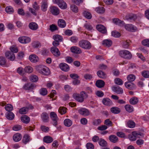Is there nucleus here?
Returning a JSON list of instances; mask_svg holds the SVG:
<instances>
[{
  "label": "nucleus",
  "mask_w": 149,
  "mask_h": 149,
  "mask_svg": "<svg viewBox=\"0 0 149 149\" xmlns=\"http://www.w3.org/2000/svg\"><path fill=\"white\" fill-rule=\"evenodd\" d=\"M10 51H7L5 53V56L6 58L10 61H14L15 57L14 53H16L18 52V49L17 47L12 46L10 48Z\"/></svg>",
  "instance_id": "obj_1"
},
{
  "label": "nucleus",
  "mask_w": 149,
  "mask_h": 149,
  "mask_svg": "<svg viewBox=\"0 0 149 149\" xmlns=\"http://www.w3.org/2000/svg\"><path fill=\"white\" fill-rule=\"evenodd\" d=\"M88 95L86 92L84 91H82L80 94L74 93L72 95L73 97L77 101L82 102L84 101L85 99L87 98Z\"/></svg>",
  "instance_id": "obj_2"
},
{
  "label": "nucleus",
  "mask_w": 149,
  "mask_h": 149,
  "mask_svg": "<svg viewBox=\"0 0 149 149\" xmlns=\"http://www.w3.org/2000/svg\"><path fill=\"white\" fill-rule=\"evenodd\" d=\"M36 70L39 73L45 75H48L50 73V71L47 67L39 65L36 67Z\"/></svg>",
  "instance_id": "obj_3"
},
{
  "label": "nucleus",
  "mask_w": 149,
  "mask_h": 149,
  "mask_svg": "<svg viewBox=\"0 0 149 149\" xmlns=\"http://www.w3.org/2000/svg\"><path fill=\"white\" fill-rule=\"evenodd\" d=\"M79 44L80 47L85 49H89L91 47V43L87 40H81L79 42Z\"/></svg>",
  "instance_id": "obj_4"
},
{
  "label": "nucleus",
  "mask_w": 149,
  "mask_h": 149,
  "mask_svg": "<svg viewBox=\"0 0 149 149\" xmlns=\"http://www.w3.org/2000/svg\"><path fill=\"white\" fill-rule=\"evenodd\" d=\"M120 56L122 58L127 59H130L132 56L131 52L126 50H123L119 52Z\"/></svg>",
  "instance_id": "obj_5"
},
{
  "label": "nucleus",
  "mask_w": 149,
  "mask_h": 149,
  "mask_svg": "<svg viewBox=\"0 0 149 149\" xmlns=\"http://www.w3.org/2000/svg\"><path fill=\"white\" fill-rule=\"evenodd\" d=\"M53 1L54 3L57 4L61 9H65L67 8V4L63 0H53Z\"/></svg>",
  "instance_id": "obj_6"
},
{
  "label": "nucleus",
  "mask_w": 149,
  "mask_h": 149,
  "mask_svg": "<svg viewBox=\"0 0 149 149\" xmlns=\"http://www.w3.org/2000/svg\"><path fill=\"white\" fill-rule=\"evenodd\" d=\"M50 117L52 120L53 125L56 126L57 125L58 120L56 114L54 112H52L50 113Z\"/></svg>",
  "instance_id": "obj_7"
},
{
  "label": "nucleus",
  "mask_w": 149,
  "mask_h": 149,
  "mask_svg": "<svg viewBox=\"0 0 149 149\" xmlns=\"http://www.w3.org/2000/svg\"><path fill=\"white\" fill-rule=\"evenodd\" d=\"M50 12L54 15H58L60 13L59 9L57 7L52 6H51L49 9Z\"/></svg>",
  "instance_id": "obj_8"
},
{
  "label": "nucleus",
  "mask_w": 149,
  "mask_h": 149,
  "mask_svg": "<svg viewBox=\"0 0 149 149\" xmlns=\"http://www.w3.org/2000/svg\"><path fill=\"white\" fill-rule=\"evenodd\" d=\"M96 28L98 31L104 34L107 33L106 28L102 24H97L96 26Z\"/></svg>",
  "instance_id": "obj_9"
},
{
  "label": "nucleus",
  "mask_w": 149,
  "mask_h": 149,
  "mask_svg": "<svg viewBox=\"0 0 149 149\" xmlns=\"http://www.w3.org/2000/svg\"><path fill=\"white\" fill-rule=\"evenodd\" d=\"M79 113L84 116H88L90 115L89 111L87 109L82 108L78 110Z\"/></svg>",
  "instance_id": "obj_10"
},
{
  "label": "nucleus",
  "mask_w": 149,
  "mask_h": 149,
  "mask_svg": "<svg viewBox=\"0 0 149 149\" xmlns=\"http://www.w3.org/2000/svg\"><path fill=\"white\" fill-rule=\"evenodd\" d=\"M36 87V85L34 84L28 83L25 84L23 88L26 90H30L33 89Z\"/></svg>",
  "instance_id": "obj_11"
},
{
  "label": "nucleus",
  "mask_w": 149,
  "mask_h": 149,
  "mask_svg": "<svg viewBox=\"0 0 149 149\" xmlns=\"http://www.w3.org/2000/svg\"><path fill=\"white\" fill-rule=\"evenodd\" d=\"M50 50L51 52L54 55L56 56H58L60 55V52L56 47H51Z\"/></svg>",
  "instance_id": "obj_12"
},
{
  "label": "nucleus",
  "mask_w": 149,
  "mask_h": 149,
  "mask_svg": "<svg viewBox=\"0 0 149 149\" xmlns=\"http://www.w3.org/2000/svg\"><path fill=\"white\" fill-rule=\"evenodd\" d=\"M125 87L127 89L132 90L135 88L136 86L133 83L130 82H126L125 83Z\"/></svg>",
  "instance_id": "obj_13"
},
{
  "label": "nucleus",
  "mask_w": 149,
  "mask_h": 149,
  "mask_svg": "<svg viewBox=\"0 0 149 149\" xmlns=\"http://www.w3.org/2000/svg\"><path fill=\"white\" fill-rule=\"evenodd\" d=\"M113 22L116 25L120 26L125 25V23L124 21H121L118 18H114L112 19Z\"/></svg>",
  "instance_id": "obj_14"
},
{
  "label": "nucleus",
  "mask_w": 149,
  "mask_h": 149,
  "mask_svg": "<svg viewBox=\"0 0 149 149\" xmlns=\"http://www.w3.org/2000/svg\"><path fill=\"white\" fill-rule=\"evenodd\" d=\"M61 69L63 71L67 72L69 70V67L68 65L65 63H61L59 65Z\"/></svg>",
  "instance_id": "obj_15"
},
{
  "label": "nucleus",
  "mask_w": 149,
  "mask_h": 149,
  "mask_svg": "<svg viewBox=\"0 0 149 149\" xmlns=\"http://www.w3.org/2000/svg\"><path fill=\"white\" fill-rule=\"evenodd\" d=\"M48 7L47 1L46 0H42L41 3V9L42 11L45 12L47 10Z\"/></svg>",
  "instance_id": "obj_16"
},
{
  "label": "nucleus",
  "mask_w": 149,
  "mask_h": 149,
  "mask_svg": "<svg viewBox=\"0 0 149 149\" xmlns=\"http://www.w3.org/2000/svg\"><path fill=\"white\" fill-rule=\"evenodd\" d=\"M112 89L113 91L117 94H122L123 93V90L122 88L118 86L113 87Z\"/></svg>",
  "instance_id": "obj_17"
},
{
  "label": "nucleus",
  "mask_w": 149,
  "mask_h": 149,
  "mask_svg": "<svg viewBox=\"0 0 149 149\" xmlns=\"http://www.w3.org/2000/svg\"><path fill=\"white\" fill-rule=\"evenodd\" d=\"M71 51L73 53L76 54H79L81 53V49L79 47L76 46H73L71 47Z\"/></svg>",
  "instance_id": "obj_18"
},
{
  "label": "nucleus",
  "mask_w": 149,
  "mask_h": 149,
  "mask_svg": "<svg viewBox=\"0 0 149 149\" xmlns=\"http://www.w3.org/2000/svg\"><path fill=\"white\" fill-rule=\"evenodd\" d=\"M22 121L24 123L28 124L30 121L29 117L26 115H22L20 118Z\"/></svg>",
  "instance_id": "obj_19"
},
{
  "label": "nucleus",
  "mask_w": 149,
  "mask_h": 149,
  "mask_svg": "<svg viewBox=\"0 0 149 149\" xmlns=\"http://www.w3.org/2000/svg\"><path fill=\"white\" fill-rule=\"evenodd\" d=\"M109 139L111 142L115 143L118 141V137L115 135H111L109 136Z\"/></svg>",
  "instance_id": "obj_20"
},
{
  "label": "nucleus",
  "mask_w": 149,
  "mask_h": 149,
  "mask_svg": "<svg viewBox=\"0 0 149 149\" xmlns=\"http://www.w3.org/2000/svg\"><path fill=\"white\" fill-rule=\"evenodd\" d=\"M41 118L42 121L46 123L48 122L49 116L47 113H43L41 115Z\"/></svg>",
  "instance_id": "obj_21"
},
{
  "label": "nucleus",
  "mask_w": 149,
  "mask_h": 149,
  "mask_svg": "<svg viewBox=\"0 0 149 149\" xmlns=\"http://www.w3.org/2000/svg\"><path fill=\"white\" fill-rule=\"evenodd\" d=\"M29 59L31 62L35 63L38 61L39 58L36 55L31 54L29 56Z\"/></svg>",
  "instance_id": "obj_22"
},
{
  "label": "nucleus",
  "mask_w": 149,
  "mask_h": 149,
  "mask_svg": "<svg viewBox=\"0 0 149 149\" xmlns=\"http://www.w3.org/2000/svg\"><path fill=\"white\" fill-rule=\"evenodd\" d=\"M43 142L46 143H50L53 141V139L52 137L49 136H46L43 138Z\"/></svg>",
  "instance_id": "obj_23"
},
{
  "label": "nucleus",
  "mask_w": 149,
  "mask_h": 149,
  "mask_svg": "<svg viewBox=\"0 0 149 149\" xmlns=\"http://www.w3.org/2000/svg\"><path fill=\"white\" fill-rule=\"evenodd\" d=\"M102 102L106 106H110L112 104V101L108 98H104L102 100Z\"/></svg>",
  "instance_id": "obj_24"
},
{
  "label": "nucleus",
  "mask_w": 149,
  "mask_h": 149,
  "mask_svg": "<svg viewBox=\"0 0 149 149\" xmlns=\"http://www.w3.org/2000/svg\"><path fill=\"white\" fill-rule=\"evenodd\" d=\"M29 26L30 29L33 30H36L38 28V24L36 23L33 22L30 23Z\"/></svg>",
  "instance_id": "obj_25"
},
{
  "label": "nucleus",
  "mask_w": 149,
  "mask_h": 149,
  "mask_svg": "<svg viewBox=\"0 0 149 149\" xmlns=\"http://www.w3.org/2000/svg\"><path fill=\"white\" fill-rule=\"evenodd\" d=\"M96 86L100 88L103 87L105 85L104 82L102 80H97L95 83Z\"/></svg>",
  "instance_id": "obj_26"
},
{
  "label": "nucleus",
  "mask_w": 149,
  "mask_h": 149,
  "mask_svg": "<svg viewBox=\"0 0 149 149\" xmlns=\"http://www.w3.org/2000/svg\"><path fill=\"white\" fill-rule=\"evenodd\" d=\"M58 26L61 28H64L66 25L65 21L63 19H59L58 21Z\"/></svg>",
  "instance_id": "obj_27"
},
{
  "label": "nucleus",
  "mask_w": 149,
  "mask_h": 149,
  "mask_svg": "<svg viewBox=\"0 0 149 149\" xmlns=\"http://www.w3.org/2000/svg\"><path fill=\"white\" fill-rule=\"evenodd\" d=\"M6 116L7 119L11 120L14 119L15 115L12 112L9 111L6 113Z\"/></svg>",
  "instance_id": "obj_28"
},
{
  "label": "nucleus",
  "mask_w": 149,
  "mask_h": 149,
  "mask_svg": "<svg viewBox=\"0 0 149 149\" xmlns=\"http://www.w3.org/2000/svg\"><path fill=\"white\" fill-rule=\"evenodd\" d=\"M22 138V135L21 134L17 133L15 134L13 137L14 141L15 142L19 141Z\"/></svg>",
  "instance_id": "obj_29"
},
{
  "label": "nucleus",
  "mask_w": 149,
  "mask_h": 149,
  "mask_svg": "<svg viewBox=\"0 0 149 149\" xmlns=\"http://www.w3.org/2000/svg\"><path fill=\"white\" fill-rule=\"evenodd\" d=\"M110 111L113 113L118 114L120 112V109L118 107H113L111 108Z\"/></svg>",
  "instance_id": "obj_30"
},
{
  "label": "nucleus",
  "mask_w": 149,
  "mask_h": 149,
  "mask_svg": "<svg viewBox=\"0 0 149 149\" xmlns=\"http://www.w3.org/2000/svg\"><path fill=\"white\" fill-rule=\"evenodd\" d=\"M98 143L99 145L102 147H105L107 146V141L102 138L99 139Z\"/></svg>",
  "instance_id": "obj_31"
},
{
  "label": "nucleus",
  "mask_w": 149,
  "mask_h": 149,
  "mask_svg": "<svg viewBox=\"0 0 149 149\" xmlns=\"http://www.w3.org/2000/svg\"><path fill=\"white\" fill-rule=\"evenodd\" d=\"M102 44L104 46L109 47L111 45L112 42L110 40L106 39L103 41Z\"/></svg>",
  "instance_id": "obj_32"
},
{
  "label": "nucleus",
  "mask_w": 149,
  "mask_h": 149,
  "mask_svg": "<svg viewBox=\"0 0 149 149\" xmlns=\"http://www.w3.org/2000/svg\"><path fill=\"white\" fill-rule=\"evenodd\" d=\"M53 38L54 40L58 41V42H61L63 41L62 37L60 35L56 34L53 36Z\"/></svg>",
  "instance_id": "obj_33"
},
{
  "label": "nucleus",
  "mask_w": 149,
  "mask_h": 149,
  "mask_svg": "<svg viewBox=\"0 0 149 149\" xmlns=\"http://www.w3.org/2000/svg\"><path fill=\"white\" fill-rule=\"evenodd\" d=\"M97 76L102 79H105L106 77V74L101 70H99L97 72Z\"/></svg>",
  "instance_id": "obj_34"
},
{
  "label": "nucleus",
  "mask_w": 149,
  "mask_h": 149,
  "mask_svg": "<svg viewBox=\"0 0 149 149\" xmlns=\"http://www.w3.org/2000/svg\"><path fill=\"white\" fill-rule=\"evenodd\" d=\"M30 141V136L28 134L24 135V136L23 139V142L26 144L28 143Z\"/></svg>",
  "instance_id": "obj_35"
},
{
  "label": "nucleus",
  "mask_w": 149,
  "mask_h": 149,
  "mask_svg": "<svg viewBox=\"0 0 149 149\" xmlns=\"http://www.w3.org/2000/svg\"><path fill=\"white\" fill-rule=\"evenodd\" d=\"M127 125L128 127L130 128H133L135 127V123L133 121L129 120L128 121Z\"/></svg>",
  "instance_id": "obj_36"
},
{
  "label": "nucleus",
  "mask_w": 149,
  "mask_h": 149,
  "mask_svg": "<svg viewBox=\"0 0 149 149\" xmlns=\"http://www.w3.org/2000/svg\"><path fill=\"white\" fill-rule=\"evenodd\" d=\"M125 108L126 110L128 112L131 113L133 111V107L129 104H126L125 106Z\"/></svg>",
  "instance_id": "obj_37"
},
{
  "label": "nucleus",
  "mask_w": 149,
  "mask_h": 149,
  "mask_svg": "<svg viewBox=\"0 0 149 149\" xmlns=\"http://www.w3.org/2000/svg\"><path fill=\"white\" fill-rule=\"evenodd\" d=\"M72 121L69 119H65L64 121L65 125L67 127H70L72 125Z\"/></svg>",
  "instance_id": "obj_38"
},
{
  "label": "nucleus",
  "mask_w": 149,
  "mask_h": 149,
  "mask_svg": "<svg viewBox=\"0 0 149 149\" xmlns=\"http://www.w3.org/2000/svg\"><path fill=\"white\" fill-rule=\"evenodd\" d=\"M136 15L134 14H131L127 17V20H135L137 18Z\"/></svg>",
  "instance_id": "obj_39"
},
{
  "label": "nucleus",
  "mask_w": 149,
  "mask_h": 149,
  "mask_svg": "<svg viewBox=\"0 0 149 149\" xmlns=\"http://www.w3.org/2000/svg\"><path fill=\"white\" fill-rule=\"evenodd\" d=\"M125 28L126 30L129 31H132L135 30L134 26L132 24H127L125 26Z\"/></svg>",
  "instance_id": "obj_40"
},
{
  "label": "nucleus",
  "mask_w": 149,
  "mask_h": 149,
  "mask_svg": "<svg viewBox=\"0 0 149 149\" xmlns=\"http://www.w3.org/2000/svg\"><path fill=\"white\" fill-rule=\"evenodd\" d=\"M83 14L84 16L88 19H90L92 18L91 14L88 12L84 11Z\"/></svg>",
  "instance_id": "obj_41"
},
{
  "label": "nucleus",
  "mask_w": 149,
  "mask_h": 149,
  "mask_svg": "<svg viewBox=\"0 0 149 149\" xmlns=\"http://www.w3.org/2000/svg\"><path fill=\"white\" fill-rule=\"evenodd\" d=\"M24 70L25 72L29 73H31L33 71V69L31 66H27L25 68Z\"/></svg>",
  "instance_id": "obj_42"
},
{
  "label": "nucleus",
  "mask_w": 149,
  "mask_h": 149,
  "mask_svg": "<svg viewBox=\"0 0 149 149\" xmlns=\"http://www.w3.org/2000/svg\"><path fill=\"white\" fill-rule=\"evenodd\" d=\"M135 79V76L132 74L129 75L127 77V79L128 80V82H132L134 81Z\"/></svg>",
  "instance_id": "obj_43"
},
{
  "label": "nucleus",
  "mask_w": 149,
  "mask_h": 149,
  "mask_svg": "<svg viewBox=\"0 0 149 149\" xmlns=\"http://www.w3.org/2000/svg\"><path fill=\"white\" fill-rule=\"evenodd\" d=\"M138 100L136 97H132L130 100V103L132 104H135L137 103Z\"/></svg>",
  "instance_id": "obj_44"
},
{
  "label": "nucleus",
  "mask_w": 149,
  "mask_h": 149,
  "mask_svg": "<svg viewBox=\"0 0 149 149\" xmlns=\"http://www.w3.org/2000/svg\"><path fill=\"white\" fill-rule=\"evenodd\" d=\"M96 11L99 13H103L105 11L104 8L102 7H99L95 9Z\"/></svg>",
  "instance_id": "obj_45"
},
{
  "label": "nucleus",
  "mask_w": 149,
  "mask_h": 149,
  "mask_svg": "<svg viewBox=\"0 0 149 149\" xmlns=\"http://www.w3.org/2000/svg\"><path fill=\"white\" fill-rule=\"evenodd\" d=\"M32 46L33 48H37L40 47L41 45L39 42L35 41L32 43Z\"/></svg>",
  "instance_id": "obj_46"
},
{
  "label": "nucleus",
  "mask_w": 149,
  "mask_h": 149,
  "mask_svg": "<svg viewBox=\"0 0 149 149\" xmlns=\"http://www.w3.org/2000/svg\"><path fill=\"white\" fill-rule=\"evenodd\" d=\"M30 80L32 82H36L38 80V77L35 75H33L30 77Z\"/></svg>",
  "instance_id": "obj_47"
},
{
  "label": "nucleus",
  "mask_w": 149,
  "mask_h": 149,
  "mask_svg": "<svg viewBox=\"0 0 149 149\" xmlns=\"http://www.w3.org/2000/svg\"><path fill=\"white\" fill-rule=\"evenodd\" d=\"M6 62V61L5 57L0 56V65H5Z\"/></svg>",
  "instance_id": "obj_48"
},
{
  "label": "nucleus",
  "mask_w": 149,
  "mask_h": 149,
  "mask_svg": "<svg viewBox=\"0 0 149 149\" xmlns=\"http://www.w3.org/2000/svg\"><path fill=\"white\" fill-rule=\"evenodd\" d=\"M104 124L107 127H110L112 126V123L110 121L109 119H107L105 120L104 121Z\"/></svg>",
  "instance_id": "obj_49"
},
{
  "label": "nucleus",
  "mask_w": 149,
  "mask_h": 149,
  "mask_svg": "<svg viewBox=\"0 0 149 149\" xmlns=\"http://www.w3.org/2000/svg\"><path fill=\"white\" fill-rule=\"evenodd\" d=\"M6 11L9 13H13L14 10L13 7L11 6L7 7L5 8Z\"/></svg>",
  "instance_id": "obj_50"
},
{
  "label": "nucleus",
  "mask_w": 149,
  "mask_h": 149,
  "mask_svg": "<svg viewBox=\"0 0 149 149\" xmlns=\"http://www.w3.org/2000/svg\"><path fill=\"white\" fill-rule=\"evenodd\" d=\"M49 52V50L45 48H43L41 50L42 54L43 56L47 55Z\"/></svg>",
  "instance_id": "obj_51"
},
{
  "label": "nucleus",
  "mask_w": 149,
  "mask_h": 149,
  "mask_svg": "<svg viewBox=\"0 0 149 149\" xmlns=\"http://www.w3.org/2000/svg\"><path fill=\"white\" fill-rule=\"evenodd\" d=\"M66 108L64 107H60L58 109V112L61 114H64L66 112Z\"/></svg>",
  "instance_id": "obj_52"
},
{
  "label": "nucleus",
  "mask_w": 149,
  "mask_h": 149,
  "mask_svg": "<svg viewBox=\"0 0 149 149\" xmlns=\"http://www.w3.org/2000/svg\"><path fill=\"white\" fill-rule=\"evenodd\" d=\"M49 30H50L52 32H53L55 30H58V28L57 26L54 24H52L49 26Z\"/></svg>",
  "instance_id": "obj_53"
},
{
  "label": "nucleus",
  "mask_w": 149,
  "mask_h": 149,
  "mask_svg": "<svg viewBox=\"0 0 149 149\" xmlns=\"http://www.w3.org/2000/svg\"><path fill=\"white\" fill-rule=\"evenodd\" d=\"M115 83L119 85H122L123 81L122 79L119 78H116L114 80Z\"/></svg>",
  "instance_id": "obj_54"
},
{
  "label": "nucleus",
  "mask_w": 149,
  "mask_h": 149,
  "mask_svg": "<svg viewBox=\"0 0 149 149\" xmlns=\"http://www.w3.org/2000/svg\"><path fill=\"white\" fill-rule=\"evenodd\" d=\"M5 109L8 111V112L11 111L13 109V107L12 105L10 104H8L5 107Z\"/></svg>",
  "instance_id": "obj_55"
},
{
  "label": "nucleus",
  "mask_w": 149,
  "mask_h": 149,
  "mask_svg": "<svg viewBox=\"0 0 149 149\" xmlns=\"http://www.w3.org/2000/svg\"><path fill=\"white\" fill-rule=\"evenodd\" d=\"M71 10L74 12L77 13L78 11V9L76 5L72 4L70 6Z\"/></svg>",
  "instance_id": "obj_56"
},
{
  "label": "nucleus",
  "mask_w": 149,
  "mask_h": 149,
  "mask_svg": "<svg viewBox=\"0 0 149 149\" xmlns=\"http://www.w3.org/2000/svg\"><path fill=\"white\" fill-rule=\"evenodd\" d=\"M47 93V89L45 88H42L40 91V94L42 95H46Z\"/></svg>",
  "instance_id": "obj_57"
},
{
  "label": "nucleus",
  "mask_w": 149,
  "mask_h": 149,
  "mask_svg": "<svg viewBox=\"0 0 149 149\" xmlns=\"http://www.w3.org/2000/svg\"><path fill=\"white\" fill-rule=\"evenodd\" d=\"M134 134L138 138H142L143 137L144 134L143 133H137L136 132H134Z\"/></svg>",
  "instance_id": "obj_58"
},
{
  "label": "nucleus",
  "mask_w": 149,
  "mask_h": 149,
  "mask_svg": "<svg viewBox=\"0 0 149 149\" xmlns=\"http://www.w3.org/2000/svg\"><path fill=\"white\" fill-rule=\"evenodd\" d=\"M134 133V132H132V134L129 135L128 136V138L130 140L132 141L136 140V137H137L135 135L133 134Z\"/></svg>",
  "instance_id": "obj_59"
},
{
  "label": "nucleus",
  "mask_w": 149,
  "mask_h": 149,
  "mask_svg": "<svg viewBox=\"0 0 149 149\" xmlns=\"http://www.w3.org/2000/svg\"><path fill=\"white\" fill-rule=\"evenodd\" d=\"M141 43L143 45L149 47V40H144L142 41Z\"/></svg>",
  "instance_id": "obj_60"
},
{
  "label": "nucleus",
  "mask_w": 149,
  "mask_h": 149,
  "mask_svg": "<svg viewBox=\"0 0 149 149\" xmlns=\"http://www.w3.org/2000/svg\"><path fill=\"white\" fill-rule=\"evenodd\" d=\"M40 128L42 131L45 132H48L49 130V128L48 127H46L44 125H41Z\"/></svg>",
  "instance_id": "obj_61"
},
{
  "label": "nucleus",
  "mask_w": 149,
  "mask_h": 149,
  "mask_svg": "<svg viewBox=\"0 0 149 149\" xmlns=\"http://www.w3.org/2000/svg\"><path fill=\"white\" fill-rule=\"evenodd\" d=\"M142 76L146 78L149 77V72L148 71L144 70L142 72Z\"/></svg>",
  "instance_id": "obj_62"
},
{
  "label": "nucleus",
  "mask_w": 149,
  "mask_h": 149,
  "mask_svg": "<svg viewBox=\"0 0 149 149\" xmlns=\"http://www.w3.org/2000/svg\"><path fill=\"white\" fill-rule=\"evenodd\" d=\"M108 127L105 125H102L98 127L97 129L98 130L100 131H104L107 129Z\"/></svg>",
  "instance_id": "obj_63"
},
{
  "label": "nucleus",
  "mask_w": 149,
  "mask_h": 149,
  "mask_svg": "<svg viewBox=\"0 0 149 149\" xmlns=\"http://www.w3.org/2000/svg\"><path fill=\"white\" fill-rule=\"evenodd\" d=\"M19 113L22 114H25L27 112V110L26 108L23 107L20 109L19 111Z\"/></svg>",
  "instance_id": "obj_64"
}]
</instances>
